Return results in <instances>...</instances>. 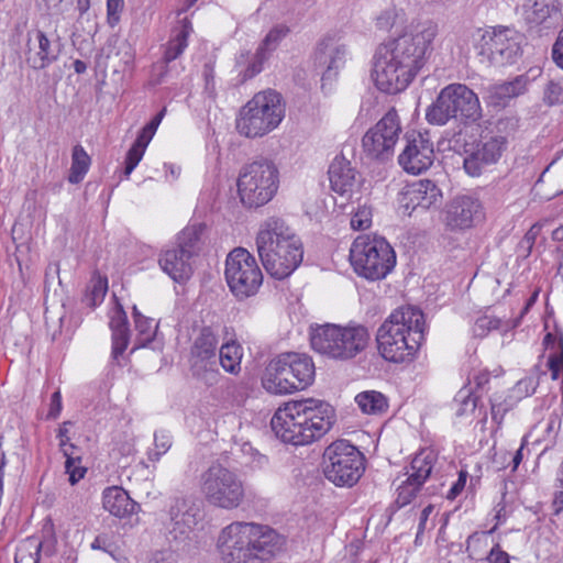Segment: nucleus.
Instances as JSON below:
<instances>
[{"instance_id": "8", "label": "nucleus", "mask_w": 563, "mask_h": 563, "mask_svg": "<svg viewBox=\"0 0 563 563\" xmlns=\"http://www.w3.org/2000/svg\"><path fill=\"white\" fill-rule=\"evenodd\" d=\"M284 118L285 104L280 93L267 89L255 93L240 109L235 129L247 139L262 137L274 131Z\"/></svg>"}, {"instance_id": "1", "label": "nucleus", "mask_w": 563, "mask_h": 563, "mask_svg": "<svg viewBox=\"0 0 563 563\" xmlns=\"http://www.w3.org/2000/svg\"><path fill=\"white\" fill-rule=\"evenodd\" d=\"M438 32L437 23L426 21L380 44L372 71L376 87L390 95L404 91L424 66Z\"/></svg>"}, {"instance_id": "21", "label": "nucleus", "mask_w": 563, "mask_h": 563, "mask_svg": "<svg viewBox=\"0 0 563 563\" xmlns=\"http://www.w3.org/2000/svg\"><path fill=\"white\" fill-rule=\"evenodd\" d=\"M60 48L57 41H52L42 30H31L26 34V64L35 69L42 70L56 62Z\"/></svg>"}, {"instance_id": "33", "label": "nucleus", "mask_w": 563, "mask_h": 563, "mask_svg": "<svg viewBox=\"0 0 563 563\" xmlns=\"http://www.w3.org/2000/svg\"><path fill=\"white\" fill-rule=\"evenodd\" d=\"M438 460L437 453L429 448L420 450L411 461L409 476L412 481L426 483Z\"/></svg>"}, {"instance_id": "10", "label": "nucleus", "mask_w": 563, "mask_h": 563, "mask_svg": "<svg viewBox=\"0 0 563 563\" xmlns=\"http://www.w3.org/2000/svg\"><path fill=\"white\" fill-rule=\"evenodd\" d=\"M481 118L482 108L477 95L463 84L444 87L426 112L427 121L437 125H444L451 119H460L470 124Z\"/></svg>"}, {"instance_id": "20", "label": "nucleus", "mask_w": 563, "mask_h": 563, "mask_svg": "<svg viewBox=\"0 0 563 563\" xmlns=\"http://www.w3.org/2000/svg\"><path fill=\"white\" fill-rule=\"evenodd\" d=\"M485 218L482 202L468 195L455 197L448 206L445 221L452 230H467Z\"/></svg>"}, {"instance_id": "11", "label": "nucleus", "mask_w": 563, "mask_h": 563, "mask_svg": "<svg viewBox=\"0 0 563 563\" xmlns=\"http://www.w3.org/2000/svg\"><path fill=\"white\" fill-rule=\"evenodd\" d=\"M199 492L209 506L222 510L240 508L246 497L242 478L220 463L211 464L200 474Z\"/></svg>"}, {"instance_id": "29", "label": "nucleus", "mask_w": 563, "mask_h": 563, "mask_svg": "<svg viewBox=\"0 0 563 563\" xmlns=\"http://www.w3.org/2000/svg\"><path fill=\"white\" fill-rule=\"evenodd\" d=\"M526 79L518 76L511 81L490 85L487 88L488 100L494 106H505L510 99L526 91Z\"/></svg>"}, {"instance_id": "44", "label": "nucleus", "mask_w": 563, "mask_h": 563, "mask_svg": "<svg viewBox=\"0 0 563 563\" xmlns=\"http://www.w3.org/2000/svg\"><path fill=\"white\" fill-rule=\"evenodd\" d=\"M503 320L500 318L484 314L475 320L473 333L477 338H485L493 330L500 329Z\"/></svg>"}, {"instance_id": "36", "label": "nucleus", "mask_w": 563, "mask_h": 563, "mask_svg": "<svg viewBox=\"0 0 563 563\" xmlns=\"http://www.w3.org/2000/svg\"><path fill=\"white\" fill-rule=\"evenodd\" d=\"M132 316L134 320V327L136 330L137 344L135 349L144 347L154 340L158 329V324L155 323L153 319L142 314L136 306H133Z\"/></svg>"}, {"instance_id": "37", "label": "nucleus", "mask_w": 563, "mask_h": 563, "mask_svg": "<svg viewBox=\"0 0 563 563\" xmlns=\"http://www.w3.org/2000/svg\"><path fill=\"white\" fill-rule=\"evenodd\" d=\"M91 158L86 150L77 144L71 152V166L69 169L68 181L70 184H79L89 170Z\"/></svg>"}, {"instance_id": "32", "label": "nucleus", "mask_w": 563, "mask_h": 563, "mask_svg": "<svg viewBox=\"0 0 563 563\" xmlns=\"http://www.w3.org/2000/svg\"><path fill=\"white\" fill-rule=\"evenodd\" d=\"M192 376L206 386H214L219 383L221 374L218 368V358H189Z\"/></svg>"}, {"instance_id": "57", "label": "nucleus", "mask_w": 563, "mask_h": 563, "mask_svg": "<svg viewBox=\"0 0 563 563\" xmlns=\"http://www.w3.org/2000/svg\"><path fill=\"white\" fill-rule=\"evenodd\" d=\"M467 472L464 470H461L459 473L457 481L452 485L450 490L448 492L446 498L448 499H455L464 489L466 481H467Z\"/></svg>"}, {"instance_id": "43", "label": "nucleus", "mask_w": 563, "mask_h": 563, "mask_svg": "<svg viewBox=\"0 0 563 563\" xmlns=\"http://www.w3.org/2000/svg\"><path fill=\"white\" fill-rule=\"evenodd\" d=\"M172 435L166 431H156L154 433V449L147 452V459L151 462H158L159 459L172 448Z\"/></svg>"}, {"instance_id": "15", "label": "nucleus", "mask_w": 563, "mask_h": 563, "mask_svg": "<svg viewBox=\"0 0 563 563\" xmlns=\"http://www.w3.org/2000/svg\"><path fill=\"white\" fill-rule=\"evenodd\" d=\"M522 35L508 26H490L481 35L477 46L483 62L490 66L512 64L521 54Z\"/></svg>"}, {"instance_id": "17", "label": "nucleus", "mask_w": 563, "mask_h": 563, "mask_svg": "<svg viewBox=\"0 0 563 563\" xmlns=\"http://www.w3.org/2000/svg\"><path fill=\"white\" fill-rule=\"evenodd\" d=\"M401 133L400 119L395 109L388 110L362 139V147L367 157L386 162L393 157Z\"/></svg>"}, {"instance_id": "2", "label": "nucleus", "mask_w": 563, "mask_h": 563, "mask_svg": "<svg viewBox=\"0 0 563 563\" xmlns=\"http://www.w3.org/2000/svg\"><path fill=\"white\" fill-rule=\"evenodd\" d=\"M335 421L333 407L319 399L289 401L274 413L271 427L278 439L292 445H307L321 439Z\"/></svg>"}, {"instance_id": "63", "label": "nucleus", "mask_w": 563, "mask_h": 563, "mask_svg": "<svg viewBox=\"0 0 563 563\" xmlns=\"http://www.w3.org/2000/svg\"><path fill=\"white\" fill-rule=\"evenodd\" d=\"M203 77L206 81V90L208 93L213 97L214 96V75H213V68L209 65H205L203 68Z\"/></svg>"}, {"instance_id": "42", "label": "nucleus", "mask_w": 563, "mask_h": 563, "mask_svg": "<svg viewBox=\"0 0 563 563\" xmlns=\"http://www.w3.org/2000/svg\"><path fill=\"white\" fill-rule=\"evenodd\" d=\"M290 30L285 24H276L273 26L260 44V48L269 55L277 49L280 42L289 34Z\"/></svg>"}, {"instance_id": "49", "label": "nucleus", "mask_w": 563, "mask_h": 563, "mask_svg": "<svg viewBox=\"0 0 563 563\" xmlns=\"http://www.w3.org/2000/svg\"><path fill=\"white\" fill-rule=\"evenodd\" d=\"M146 150L142 147H136V145L132 144L131 148L128 151L125 156V167L123 172V176L128 179L131 173L135 169L137 164L144 156Z\"/></svg>"}, {"instance_id": "18", "label": "nucleus", "mask_w": 563, "mask_h": 563, "mask_svg": "<svg viewBox=\"0 0 563 563\" xmlns=\"http://www.w3.org/2000/svg\"><path fill=\"white\" fill-rule=\"evenodd\" d=\"M434 158V144L428 131L406 133L405 147L398 156V163L406 173L420 175L433 165Z\"/></svg>"}, {"instance_id": "24", "label": "nucleus", "mask_w": 563, "mask_h": 563, "mask_svg": "<svg viewBox=\"0 0 563 563\" xmlns=\"http://www.w3.org/2000/svg\"><path fill=\"white\" fill-rule=\"evenodd\" d=\"M169 521L173 532L187 534L201 520L200 508L190 499L177 497L169 507Z\"/></svg>"}, {"instance_id": "27", "label": "nucleus", "mask_w": 563, "mask_h": 563, "mask_svg": "<svg viewBox=\"0 0 563 563\" xmlns=\"http://www.w3.org/2000/svg\"><path fill=\"white\" fill-rule=\"evenodd\" d=\"M103 508L118 518L128 517L136 511L139 505L119 486L107 487L102 493Z\"/></svg>"}, {"instance_id": "19", "label": "nucleus", "mask_w": 563, "mask_h": 563, "mask_svg": "<svg viewBox=\"0 0 563 563\" xmlns=\"http://www.w3.org/2000/svg\"><path fill=\"white\" fill-rule=\"evenodd\" d=\"M507 147V139L501 135L483 137L476 144L465 150L463 166L465 172L477 177L482 175L486 168L496 164Z\"/></svg>"}, {"instance_id": "35", "label": "nucleus", "mask_w": 563, "mask_h": 563, "mask_svg": "<svg viewBox=\"0 0 563 563\" xmlns=\"http://www.w3.org/2000/svg\"><path fill=\"white\" fill-rule=\"evenodd\" d=\"M355 402L365 415H384L388 410V400L379 391L365 390L356 395Z\"/></svg>"}, {"instance_id": "53", "label": "nucleus", "mask_w": 563, "mask_h": 563, "mask_svg": "<svg viewBox=\"0 0 563 563\" xmlns=\"http://www.w3.org/2000/svg\"><path fill=\"white\" fill-rule=\"evenodd\" d=\"M398 11L396 8L384 10L376 19V26L379 30L388 31L396 23Z\"/></svg>"}, {"instance_id": "55", "label": "nucleus", "mask_w": 563, "mask_h": 563, "mask_svg": "<svg viewBox=\"0 0 563 563\" xmlns=\"http://www.w3.org/2000/svg\"><path fill=\"white\" fill-rule=\"evenodd\" d=\"M43 532L46 534L44 540H41V552L46 556H51L55 553L56 539L53 532V525L44 527Z\"/></svg>"}, {"instance_id": "16", "label": "nucleus", "mask_w": 563, "mask_h": 563, "mask_svg": "<svg viewBox=\"0 0 563 563\" xmlns=\"http://www.w3.org/2000/svg\"><path fill=\"white\" fill-rule=\"evenodd\" d=\"M206 225L203 223H194L186 227L177 236V245L165 251L159 265L175 282L188 279L192 273L190 258L198 251L201 234Z\"/></svg>"}, {"instance_id": "9", "label": "nucleus", "mask_w": 563, "mask_h": 563, "mask_svg": "<svg viewBox=\"0 0 563 563\" xmlns=\"http://www.w3.org/2000/svg\"><path fill=\"white\" fill-rule=\"evenodd\" d=\"M353 271L367 280H380L394 269L396 253L386 239L376 235H358L350 247Z\"/></svg>"}, {"instance_id": "4", "label": "nucleus", "mask_w": 563, "mask_h": 563, "mask_svg": "<svg viewBox=\"0 0 563 563\" xmlns=\"http://www.w3.org/2000/svg\"><path fill=\"white\" fill-rule=\"evenodd\" d=\"M255 242L264 268L276 279L289 277L303 260L301 240L280 218L263 221Z\"/></svg>"}, {"instance_id": "6", "label": "nucleus", "mask_w": 563, "mask_h": 563, "mask_svg": "<svg viewBox=\"0 0 563 563\" xmlns=\"http://www.w3.org/2000/svg\"><path fill=\"white\" fill-rule=\"evenodd\" d=\"M311 349L333 361H350L363 353L371 341L368 329L358 323L312 324L309 328Z\"/></svg>"}, {"instance_id": "7", "label": "nucleus", "mask_w": 563, "mask_h": 563, "mask_svg": "<svg viewBox=\"0 0 563 563\" xmlns=\"http://www.w3.org/2000/svg\"><path fill=\"white\" fill-rule=\"evenodd\" d=\"M314 375V363L309 355L284 353L269 362L263 375L262 385L271 394H291L310 386Z\"/></svg>"}, {"instance_id": "61", "label": "nucleus", "mask_w": 563, "mask_h": 563, "mask_svg": "<svg viewBox=\"0 0 563 563\" xmlns=\"http://www.w3.org/2000/svg\"><path fill=\"white\" fill-rule=\"evenodd\" d=\"M62 411V396L59 391H55L51 397V406L47 417L55 419Z\"/></svg>"}, {"instance_id": "31", "label": "nucleus", "mask_w": 563, "mask_h": 563, "mask_svg": "<svg viewBox=\"0 0 563 563\" xmlns=\"http://www.w3.org/2000/svg\"><path fill=\"white\" fill-rule=\"evenodd\" d=\"M545 349L551 353L548 360V366L551 372L552 379L562 377L563 383V334L547 333L543 339Z\"/></svg>"}, {"instance_id": "41", "label": "nucleus", "mask_w": 563, "mask_h": 563, "mask_svg": "<svg viewBox=\"0 0 563 563\" xmlns=\"http://www.w3.org/2000/svg\"><path fill=\"white\" fill-rule=\"evenodd\" d=\"M543 102L549 106L563 104V77H554L548 80L543 88Z\"/></svg>"}, {"instance_id": "56", "label": "nucleus", "mask_w": 563, "mask_h": 563, "mask_svg": "<svg viewBox=\"0 0 563 563\" xmlns=\"http://www.w3.org/2000/svg\"><path fill=\"white\" fill-rule=\"evenodd\" d=\"M486 559L488 563H510L509 554L501 550L499 543L490 549Z\"/></svg>"}, {"instance_id": "30", "label": "nucleus", "mask_w": 563, "mask_h": 563, "mask_svg": "<svg viewBox=\"0 0 563 563\" xmlns=\"http://www.w3.org/2000/svg\"><path fill=\"white\" fill-rule=\"evenodd\" d=\"M218 333L211 327H203L190 349V358L217 357Z\"/></svg>"}, {"instance_id": "62", "label": "nucleus", "mask_w": 563, "mask_h": 563, "mask_svg": "<svg viewBox=\"0 0 563 563\" xmlns=\"http://www.w3.org/2000/svg\"><path fill=\"white\" fill-rule=\"evenodd\" d=\"M432 511H433V506L432 505H428L427 507H424L422 509L421 515H420V519H419V525H418V531H417L416 539H419V537L424 532V530L427 528V522H428L429 516L432 514Z\"/></svg>"}, {"instance_id": "38", "label": "nucleus", "mask_w": 563, "mask_h": 563, "mask_svg": "<svg viewBox=\"0 0 563 563\" xmlns=\"http://www.w3.org/2000/svg\"><path fill=\"white\" fill-rule=\"evenodd\" d=\"M41 554V539L32 536L22 540L15 551V563H38Z\"/></svg>"}, {"instance_id": "48", "label": "nucleus", "mask_w": 563, "mask_h": 563, "mask_svg": "<svg viewBox=\"0 0 563 563\" xmlns=\"http://www.w3.org/2000/svg\"><path fill=\"white\" fill-rule=\"evenodd\" d=\"M372 224V210L363 206L358 207L351 218V227L354 230H366Z\"/></svg>"}, {"instance_id": "45", "label": "nucleus", "mask_w": 563, "mask_h": 563, "mask_svg": "<svg viewBox=\"0 0 563 563\" xmlns=\"http://www.w3.org/2000/svg\"><path fill=\"white\" fill-rule=\"evenodd\" d=\"M112 335V358L118 361L119 357L124 353L129 345L130 341V329L126 328H119V329H112L111 330Z\"/></svg>"}, {"instance_id": "23", "label": "nucleus", "mask_w": 563, "mask_h": 563, "mask_svg": "<svg viewBox=\"0 0 563 563\" xmlns=\"http://www.w3.org/2000/svg\"><path fill=\"white\" fill-rule=\"evenodd\" d=\"M523 18L530 25L556 26L562 19L560 0H525Z\"/></svg>"}, {"instance_id": "59", "label": "nucleus", "mask_w": 563, "mask_h": 563, "mask_svg": "<svg viewBox=\"0 0 563 563\" xmlns=\"http://www.w3.org/2000/svg\"><path fill=\"white\" fill-rule=\"evenodd\" d=\"M549 178L551 181H553L555 187V194H562L563 192V162L553 168L551 174L549 175Z\"/></svg>"}, {"instance_id": "40", "label": "nucleus", "mask_w": 563, "mask_h": 563, "mask_svg": "<svg viewBox=\"0 0 563 563\" xmlns=\"http://www.w3.org/2000/svg\"><path fill=\"white\" fill-rule=\"evenodd\" d=\"M108 290V280L100 276L93 278L87 288L84 297V302L90 308H95L100 305Z\"/></svg>"}, {"instance_id": "46", "label": "nucleus", "mask_w": 563, "mask_h": 563, "mask_svg": "<svg viewBox=\"0 0 563 563\" xmlns=\"http://www.w3.org/2000/svg\"><path fill=\"white\" fill-rule=\"evenodd\" d=\"M269 54L257 47L253 55L249 66L242 74V81H246L263 70L264 63L268 59Z\"/></svg>"}, {"instance_id": "22", "label": "nucleus", "mask_w": 563, "mask_h": 563, "mask_svg": "<svg viewBox=\"0 0 563 563\" xmlns=\"http://www.w3.org/2000/svg\"><path fill=\"white\" fill-rule=\"evenodd\" d=\"M442 191L430 179L418 180L408 186L401 192V208L410 216L416 209L423 210L437 207L441 203Z\"/></svg>"}, {"instance_id": "64", "label": "nucleus", "mask_w": 563, "mask_h": 563, "mask_svg": "<svg viewBox=\"0 0 563 563\" xmlns=\"http://www.w3.org/2000/svg\"><path fill=\"white\" fill-rule=\"evenodd\" d=\"M151 563H176V561L172 552L159 551L153 554Z\"/></svg>"}, {"instance_id": "14", "label": "nucleus", "mask_w": 563, "mask_h": 563, "mask_svg": "<svg viewBox=\"0 0 563 563\" xmlns=\"http://www.w3.org/2000/svg\"><path fill=\"white\" fill-rule=\"evenodd\" d=\"M224 276L238 299L256 295L263 283V274L255 257L243 247H236L228 254Z\"/></svg>"}, {"instance_id": "47", "label": "nucleus", "mask_w": 563, "mask_h": 563, "mask_svg": "<svg viewBox=\"0 0 563 563\" xmlns=\"http://www.w3.org/2000/svg\"><path fill=\"white\" fill-rule=\"evenodd\" d=\"M476 400L477 398L470 389H461L454 398V401L459 402L456 415L463 416L467 412H473L477 406Z\"/></svg>"}, {"instance_id": "5", "label": "nucleus", "mask_w": 563, "mask_h": 563, "mask_svg": "<svg viewBox=\"0 0 563 563\" xmlns=\"http://www.w3.org/2000/svg\"><path fill=\"white\" fill-rule=\"evenodd\" d=\"M424 314L419 308L394 310L377 330L378 353L391 363L412 361L424 339Z\"/></svg>"}, {"instance_id": "26", "label": "nucleus", "mask_w": 563, "mask_h": 563, "mask_svg": "<svg viewBox=\"0 0 563 563\" xmlns=\"http://www.w3.org/2000/svg\"><path fill=\"white\" fill-rule=\"evenodd\" d=\"M328 174L331 189L340 195L352 191L356 185L357 172L351 162L343 156H335Z\"/></svg>"}, {"instance_id": "3", "label": "nucleus", "mask_w": 563, "mask_h": 563, "mask_svg": "<svg viewBox=\"0 0 563 563\" xmlns=\"http://www.w3.org/2000/svg\"><path fill=\"white\" fill-rule=\"evenodd\" d=\"M282 537L269 526L234 521L224 527L217 540L223 563H253L265 561L280 551Z\"/></svg>"}, {"instance_id": "12", "label": "nucleus", "mask_w": 563, "mask_h": 563, "mask_svg": "<svg viewBox=\"0 0 563 563\" xmlns=\"http://www.w3.org/2000/svg\"><path fill=\"white\" fill-rule=\"evenodd\" d=\"M278 169L267 159L245 165L238 178V194L246 208H258L269 202L278 189Z\"/></svg>"}, {"instance_id": "25", "label": "nucleus", "mask_w": 563, "mask_h": 563, "mask_svg": "<svg viewBox=\"0 0 563 563\" xmlns=\"http://www.w3.org/2000/svg\"><path fill=\"white\" fill-rule=\"evenodd\" d=\"M314 64L324 69V74L336 71L346 60V47L332 37L322 38L313 54Z\"/></svg>"}, {"instance_id": "60", "label": "nucleus", "mask_w": 563, "mask_h": 563, "mask_svg": "<svg viewBox=\"0 0 563 563\" xmlns=\"http://www.w3.org/2000/svg\"><path fill=\"white\" fill-rule=\"evenodd\" d=\"M154 134H155V132H153L152 130H148V128L144 126L141 130L140 134L137 135V137L133 144L136 145V147H142V148L146 150V147L148 146L150 142L152 141Z\"/></svg>"}, {"instance_id": "13", "label": "nucleus", "mask_w": 563, "mask_h": 563, "mask_svg": "<svg viewBox=\"0 0 563 563\" xmlns=\"http://www.w3.org/2000/svg\"><path fill=\"white\" fill-rule=\"evenodd\" d=\"M363 453L347 440L329 444L322 455L324 477L339 487H352L365 470Z\"/></svg>"}, {"instance_id": "39", "label": "nucleus", "mask_w": 563, "mask_h": 563, "mask_svg": "<svg viewBox=\"0 0 563 563\" xmlns=\"http://www.w3.org/2000/svg\"><path fill=\"white\" fill-rule=\"evenodd\" d=\"M423 483L419 481H412V477L408 475V477L401 482V484L397 487L395 504L398 508H402L409 505L421 490Z\"/></svg>"}, {"instance_id": "52", "label": "nucleus", "mask_w": 563, "mask_h": 563, "mask_svg": "<svg viewBox=\"0 0 563 563\" xmlns=\"http://www.w3.org/2000/svg\"><path fill=\"white\" fill-rule=\"evenodd\" d=\"M90 548L92 550H101L112 558H115L114 551L115 547L111 540V537L108 533L98 534L95 540L91 542Z\"/></svg>"}, {"instance_id": "51", "label": "nucleus", "mask_w": 563, "mask_h": 563, "mask_svg": "<svg viewBox=\"0 0 563 563\" xmlns=\"http://www.w3.org/2000/svg\"><path fill=\"white\" fill-rule=\"evenodd\" d=\"M124 8V0H107V20L110 26H115Z\"/></svg>"}, {"instance_id": "54", "label": "nucleus", "mask_w": 563, "mask_h": 563, "mask_svg": "<svg viewBox=\"0 0 563 563\" xmlns=\"http://www.w3.org/2000/svg\"><path fill=\"white\" fill-rule=\"evenodd\" d=\"M110 329H119L129 327L128 316L121 303L117 302L110 314Z\"/></svg>"}, {"instance_id": "50", "label": "nucleus", "mask_w": 563, "mask_h": 563, "mask_svg": "<svg viewBox=\"0 0 563 563\" xmlns=\"http://www.w3.org/2000/svg\"><path fill=\"white\" fill-rule=\"evenodd\" d=\"M77 463H80L79 457L75 459L73 455H68V457H66L65 468L66 473L69 475V482L71 485L78 483L86 473V468L77 465Z\"/></svg>"}, {"instance_id": "34", "label": "nucleus", "mask_w": 563, "mask_h": 563, "mask_svg": "<svg viewBox=\"0 0 563 563\" xmlns=\"http://www.w3.org/2000/svg\"><path fill=\"white\" fill-rule=\"evenodd\" d=\"M243 356L242 346L232 338L223 342L219 350V363L230 374L238 375L241 371Z\"/></svg>"}, {"instance_id": "28", "label": "nucleus", "mask_w": 563, "mask_h": 563, "mask_svg": "<svg viewBox=\"0 0 563 563\" xmlns=\"http://www.w3.org/2000/svg\"><path fill=\"white\" fill-rule=\"evenodd\" d=\"M192 32V25L188 18L178 21L172 29L170 37L164 46L163 60L168 64L178 58L188 46V36Z\"/></svg>"}, {"instance_id": "58", "label": "nucleus", "mask_w": 563, "mask_h": 563, "mask_svg": "<svg viewBox=\"0 0 563 563\" xmlns=\"http://www.w3.org/2000/svg\"><path fill=\"white\" fill-rule=\"evenodd\" d=\"M552 59L558 67L563 69V29L552 46Z\"/></svg>"}]
</instances>
